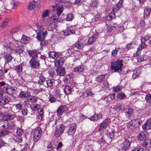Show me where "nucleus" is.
<instances>
[{"instance_id": "1", "label": "nucleus", "mask_w": 151, "mask_h": 151, "mask_svg": "<svg viewBox=\"0 0 151 151\" xmlns=\"http://www.w3.org/2000/svg\"><path fill=\"white\" fill-rule=\"evenodd\" d=\"M21 45V43L20 41L14 40L12 42L9 43L8 48L9 47L13 50L20 54L24 51Z\"/></svg>"}, {"instance_id": "2", "label": "nucleus", "mask_w": 151, "mask_h": 151, "mask_svg": "<svg viewBox=\"0 0 151 151\" xmlns=\"http://www.w3.org/2000/svg\"><path fill=\"white\" fill-rule=\"evenodd\" d=\"M122 60H117L116 61L114 62H111V69L114 70L115 72H118L121 71V69L123 66Z\"/></svg>"}, {"instance_id": "3", "label": "nucleus", "mask_w": 151, "mask_h": 151, "mask_svg": "<svg viewBox=\"0 0 151 151\" xmlns=\"http://www.w3.org/2000/svg\"><path fill=\"white\" fill-rule=\"evenodd\" d=\"M142 122V121L139 119H133L127 124V126L128 128L133 129L139 127Z\"/></svg>"}, {"instance_id": "4", "label": "nucleus", "mask_w": 151, "mask_h": 151, "mask_svg": "<svg viewBox=\"0 0 151 151\" xmlns=\"http://www.w3.org/2000/svg\"><path fill=\"white\" fill-rule=\"evenodd\" d=\"M130 138L128 136L124 137V140L122 146V150L123 151H126L129 150L130 147Z\"/></svg>"}, {"instance_id": "5", "label": "nucleus", "mask_w": 151, "mask_h": 151, "mask_svg": "<svg viewBox=\"0 0 151 151\" xmlns=\"http://www.w3.org/2000/svg\"><path fill=\"white\" fill-rule=\"evenodd\" d=\"M29 63L30 66L33 68L37 69L40 67L39 61L36 58H31Z\"/></svg>"}, {"instance_id": "6", "label": "nucleus", "mask_w": 151, "mask_h": 151, "mask_svg": "<svg viewBox=\"0 0 151 151\" xmlns=\"http://www.w3.org/2000/svg\"><path fill=\"white\" fill-rule=\"evenodd\" d=\"M76 129V125L74 123L71 124L69 128L67 131L68 135V136L73 137Z\"/></svg>"}, {"instance_id": "7", "label": "nucleus", "mask_w": 151, "mask_h": 151, "mask_svg": "<svg viewBox=\"0 0 151 151\" xmlns=\"http://www.w3.org/2000/svg\"><path fill=\"white\" fill-rule=\"evenodd\" d=\"M128 106L125 104L119 103L115 105L114 108L116 110L118 111H123L127 110Z\"/></svg>"}, {"instance_id": "8", "label": "nucleus", "mask_w": 151, "mask_h": 151, "mask_svg": "<svg viewBox=\"0 0 151 151\" xmlns=\"http://www.w3.org/2000/svg\"><path fill=\"white\" fill-rule=\"evenodd\" d=\"M86 45L85 41L82 39H80L77 42L73 45V46L75 47L77 49H81Z\"/></svg>"}, {"instance_id": "9", "label": "nucleus", "mask_w": 151, "mask_h": 151, "mask_svg": "<svg viewBox=\"0 0 151 151\" xmlns=\"http://www.w3.org/2000/svg\"><path fill=\"white\" fill-rule=\"evenodd\" d=\"M47 34V32L46 31H45L44 32H43L42 30H40L37 33V39L39 41L43 40L45 39V36Z\"/></svg>"}, {"instance_id": "10", "label": "nucleus", "mask_w": 151, "mask_h": 151, "mask_svg": "<svg viewBox=\"0 0 151 151\" xmlns=\"http://www.w3.org/2000/svg\"><path fill=\"white\" fill-rule=\"evenodd\" d=\"M144 130H147L151 128V118L148 119L146 122L142 126Z\"/></svg>"}, {"instance_id": "11", "label": "nucleus", "mask_w": 151, "mask_h": 151, "mask_svg": "<svg viewBox=\"0 0 151 151\" xmlns=\"http://www.w3.org/2000/svg\"><path fill=\"white\" fill-rule=\"evenodd\" d=\"M10 100V98L9 97H2L0 98V105L3 106L8 104Z\"/></svg>"}, {"instance_id": "12", "label": "nucleus", "mask_w": 151, "mask_h": 151, "mask_svg": "<svg viewBox=\"0 0 151 151\" xmlns=\"http://www.w3.org/2000/svg\"><path fill=\"white\" fill-rule=\"evenodd\" d=\"M147 138V135L146 133L142 132L140 133L137 136V138L138 140L143 141Z\"/></svg>"}, {"instance_id": "13", "label": "nucleus", "mask_w": 151, "mask_h": 151, "mask_svg": "<svg viewBox=\"0 0 151 151\" xmlns=\"http://www.w3.org/2000/svg\"><path fill=\"white\" fill-rule=\"evenodd\" d=\"M27 51L29 56L31 57L32 58L35 59L38 57V54L35 50H28Z\"/></svg>"}, {"instance_id": "14", "label": "nucleus", "mask_w": 151, "mask_h": 151, "mask_svg": "<svg viewBox=\"0 0 151 151\" xmlns=\"http://www.w3.org/2000/svg\"><path fill=\"white\" fill-rule=\"evenodd\" d=\"M64 61V59L62 58H60L55 60V65L57 67L59 66H62L63 65Z\"/></svg>"}, {"instance_id": "15", "label": "nucleus", "mask_w": 151, "mask_h": 151, "mask_svg": "<svg viewBox=\"0 0 151 151\" xmlns=\"http://www.w3.org/2000/svg\"><path fill=\"white\" fill-rule=\"evenodd\" d=\"M67 109V108L65 106L61 105L57 109V113L60 115H62L63 113Z\"/></svg>"}, {"instance_id": "16", "label": "nucleus", "mask_w": 151, "mask_h": 151, "mask_svg": "<svg viewBox=\"0 0 151 151\" xmlns=\"http://www.w3.org/2000/svg\"><path fill=\"white\" fill-rule=\"evenodd\" d=\"M56 71L58 75L60 76H63L65 74V70L62 67L57 68Z\"/></svg>"}, {"instance_id": "17", "label": "nucleus", "mask_w": 151, "mask_h": 151, "mask_svg": "<svg viewBox=\"0 0 151 151\" xmlns=\"http://www.w3.org/2000/svg\"><path fill=\"white\" fill-rule=\"evenodd\" d=\"M30 96V93L28 92L25 93L24 91H22L19 94V96L20 98H27Z\"/></svg>"}, {"instance_id": "18", "label": "nucleus", "mask_w": 151, "mask_h": 151, "mask_svg": "<svg viewBox=\"0 0 151 151\" xmlns=\"http://www.w3.org/2000/svg\"><path fill=\"white\" fill-rule=\"evenodd\" d=\"M60 53L59 52H54L51 51L49 53V56L51 58H57L60 57Z\"/></svg>"}, {"instance_id": "19", "label": "nucleus", "mask_w": 151, "mask_h": 151, "mask_svg": "<svg viewBox=\"0 0 151 151\" xmlns=\"http://www.w3.org/2000/svg\"><path fill=\"white\" fill-rule=\"evenodd\" d=\"M98 38V35H95L90 37L88 41V45L92 44Z\"/></svg>"}, {"instance_id": "20", "label": "nucleus", "mask_w": 151, "mask_h": 151, "mask_svg": "<svg viewBox=\"0 0 151 151\" xmlns=\"http://www.w3.org/2000/svg\"><path fill=\"white\" fill-rule=\"evenodd\" d=\"M115 95V94L114 93L108 95L104 98V100L107 103L111 101L114 99Z\"/></svg>"}, {"instance_id": "21", "label": "nucleus", "mask_w": 151, "mask_h": 151, "mask_svg": "<svg viewBox=\"0 0 151 151\" xmlns=\"http://www.w3.org/2000/svg\"><path fill=\"white\" fill-rule=\"evenodd\" d=\"M142 144V146L145 147H151V140L147 138L144 140Z\"/></svg>"}, {"instance_id": "22", "label": "nucleus", "mask_w": 151, "mask_h": 151, "mask_svg": "<svg viewBox=\"0 0 151 151\" xmlns=\"http://www.w3.org/2000/svg\"><path fill=\"white\" fill-rule=\"evenodd\" d=\"M8 129L9 130L15 129L16 128V124L15 122L10 121L9 122H7Z\"/></svg>"}, {"instance_id": "23", "label": "nucleus", "mask_w": 151, "mask_h": 151, "mask_svg": "<svg viewBox=\"0 0 151 151\" xmlns=\"http://www.w3.org/2000/svg\"><path fill=\"white\" fill-rule=\"evenodd\" d=\"M57 11V14L58 17H59L63 12V8L62 6H60L59 4H56L55 5Z\"/></svg>"}, {"instance_id": "24", "label": "nucleus", "mask_w": 151, "mask_h": 151, "mask_svg": "<svg viewBox=\"0 0 151 151\" xmlns=\"http://www.w3.org/2000/svg\"><path fill=\"white\" fill-rule=\"evenodd\" d=\"M30 107L33 111H36L40 109V106L38 104H32L30 105Z\"/></svg>"}, {"instance_id": "25", "label": "nucleus", "mask_w": 151, "mask_h": 151, "mask_svg": "<svg viewBox=\"0 0 151 151\" xmlns=\"http://www.w3.org/2000/svg\"><path fill=\"white\" fill-rule=\"evenodd\" d=\"M125 111L126 115L127 116L130 117L133 113V110L132 108L128 106L127 110Z\"/></svg>"}, {"instance_id": "26", "label": "nucleus", "mask_w": 151, "mask_h": 151, "mask_svg": "<svg viewBox=\"0 0 151 151\" xmlns=\"http://www.w3.org/2000/svg\"><path fill=\"white\" fill-rule=\"evenodd\" d=\"M151 11V9L145 8L144 9V18H146L150 15Z\"/></svg>"}, {"instance_id": "27", "label": "nucleus", "mask_w": 151, "mask_h": 151, "mask_svg": "<svg viewBox=\"0 0 151 151\" xmlns=\"http://www.w3.org/2000/svg\"><path fill=\"white\" fill-rule=\"evenodd\" d=\"M15 116V114L11 113H9L4 115V117H6V120L12 119Z\"/></svg>"}, {"instance_id": "28", "label": "nucleus", "mask_w": 151, "mask_h": 151, "mask_svg": "<svg viewBox=\"0 0 151 151\" xmlns=\"http://www.w3.org/2000/svg\"><path fill=\"white\" fill-rule=\"evenodd\" d=\"M84 70V67L83 65H80L77 67L75 68L73 71L74 72H78V73H81L83 72Z\"/></svg>"}, {"instance_id": "29", "label": "nucleus", "mask_w": 151, "mask_h": 151, "mask_svg": "<svg viewBox=\"0 0 151 151\" xmlns=\"http://www.w3.org/2000/svg\"><path fill=\"white\" fill-rule=\"evenodd\" d=\"M21 40V41L20 42L21 43V44L22 43L26 44L29 41V39L27 36L24 35H23L22 36Z\"/></svg>"}, {"instance_id": "30", "label": "nucleus", "mask_w": 151, "mask_h": 151, "mask_svg": "<svg viewBox=\"0 0 151 151\" xmlns=\"http://www.w3.org/2000/svg\"><path fill=\"white\" fill-rule=\"evenodd\" d=\"M13 58L12 56L9 54H6L5 55L4 59L5 61L7 63H8L12 60Z\"/></svg>"}, {"instance_id": "31", "label": "nucleus", "mask_w": 151, "mask_h": 151, "mask_svg": "<svg viewBox=\"0 0 151 151\" xmlns=\"http://www.w3.org/2000/svg\"><path fill=\"white\" fill-rule=\"evenodd\" d=\"M72 88L71 87L67 85L65 87L64 89V92L66 94H70L72 91Z\"/></svg>"}, {"instance_id": "32", "label": "nucleus", "mask_w": 151, "mask_h": 151, "mask_svg": "<svg viewBox=\"0 0 151 151\" xmlns=\"http://www.w3.org/2000/svg\"><path fill=\"white\" fill-rule=\"evenodd\" d=\"M14 140L15 142H21L22 141V138L21 137L19 136H15L14 138H12L11 140Z\"/></svg>"}, {"instance_id": "33", "label": "nucleus", "mask_w": 151, "mask_h": 151, "mask_svg": "<svg viewBox=\"0 0 151 151\" xmlns=\"http://www.w3.org/2000/svg\"><path fill=\"white\" fill-rule=\"evenodd\" d=\"M45 81V78L43 76L40 75L39 77V80L37 83L40 85L42 84Z\"/></svg>"}, {"instance_id": "34", "label": "nucleus", "mask_w": 151, "mask_h": 151, "mask_svg": "<svg viewBox=\"0 0 151 151\" xmlns=\"http://www.w3.org/2000/svg\"><path fill=\"white\" fill-rule=\"evenodd\" d=\"M117 97L118 99L123 100L126 98V96L124 93L119 92L118 93Z\"/></svg>"}, {"instance_id": "35", "label": "nucleus", "mask_w": 151, "mask_h": 151, "mask_svg": "<svg viewBox=\"0 0 151 151\" xmlns=\"http://www.w3.org/2000/svg\"><path fill=\"white\" fill-rule=\"evenodd\" d=\"M146 45L145 43V42L141 41V44L137 48V51H141L142 49L146 47Z\"/></svg>"}, {"instance_id": "36", "label": "nucleus", "mask_w": 151, "mask_h": 151, "mask_svg": "<svg viewBox=\"0 0 151 151\" xmlns=\"http://www.w3.org/2000/svg\"><path fill=\"white\" fill-rule=\"evenodd\" d=\"M37 3L35 1H32L29 4V9L32 10L35 8L37 5Z\"/></svg>"}, {"instance_id": "37", "label": "nucleus", "mask_w": 151, "mask_h": 151, "mask_svg": "<svg viewBox=\"0 0 151 151\" xmlns=\"http://www.w3.org/2000/svg\"><path fill=\"white\" fill-rule=\"evenodd\" d=\"M43 109H40V110L38 111V118L40 120H42L43 116Z\"/></svg>"}, {"instance_id": "38", "label": "nucleus", "mask_w": 151, "mask_h": 151, "mask_svg": "<svg viewBox=\"0 0 151 151\" xmlns=\"http://www.w3.org/2000/svg\"><path fill=\"white\" fill-rule=\"evenodd\" d=\"M145 100L149 104V106L151 107V94H147L146 96Z\"/></svg>"}, {"instance_id": "39", "label": "nucleus", "mask_w": 151, "mask_h": 151, "mask_svg": "<svg viewBox=\"0 0 151 151\" xmlns=\"http://www.w3.org/2000/svg\"><path fill=\"white\" fill-rule=\"evenodd\" d=\"M140 73V71L139 69H137L135 71L133 72V73L132 75V78L133 79H135L137 78Z\"/></svg>"}, {"instance_id": "40", "label": "nucleus", "mask_w": 151, "mask_h": 151, "mask_svg": "<svg viewBox=\"0 0 151 151\" xmlns=\"http://www.w3.org/2000/svg\"><path fill=\"white\" fill-rule=\"evenodd\" d=\"M48 73L50 76L52 78H54L56 76V74L53 70L52 69H50L48 71Z\"/></svg>"}, {"instance_id": "41", "label": "nucleus", "mask_w": 151, "mask_h": 151, "mask_svg": "<svg viewBox=\"0 0 151 151\" xmlns=\"http://www.w3.org/2000/svg\"><path fill=\"white\" fill-rule=\"evenodd\" d=\"M37 133V135H39L41 136L42 134V132L41 130V129L40 127H38L37 129L35 130L34 132V135H36V133Z\"/></svg>"}, {"instance_id": "42", "label": "nucleus", "mask_w": 151, "mask_h": 151, "mask_svg": "<svg viewBox=\"0 0 151 151\" xmlns=\"http://www.w3.org/2000/svg\"><path fill=\"white\" fill-rule=\"evenodd\" d=\"M54 79L48 80L46 81L47 85L48 86L52 87L54 83Z\"/></svg>"}, {"instance_id": "43", "label": "nucleus", "mask_w": 151, "mask_h": 151, "mask_svg": "<svg viewBox=\"0 0 151 151\" xmlns=\"http://www.w3.org/2000/svg\"><path fill=\"white\" fill-rule=\"evenodd\" d=\"M75 32V31L74 30H66L64 32V35L65 36H67L72 34H74Z\"/></svg>"}, {"instance_id": "44", "label": "nucleus", "mask_w": 151, "mask_h": 151, "mask_svg": "<svg viewBox=\"0 0 151 151\" xmlns=\"http://www.w3.org/2000/svg\"><path fill=\"white\" fill-rule=\"evenodd\" d=\"M105 75H101L99 76L96 78V81L99 82H101L103 81L105 78Z\"/></svg>"}, {"instance_id": "45", "label": "nucleus", "mask_w": 151, "mask_h": 151, "mask_svg": "<svg viewBox=\"0 0 151 151\" xmlns=\"http://www.w3.org/2000/svg\"><path fill=\"white\" fill-rule=\"evenodd\" d=\"M101 14H100V13H97V14L95 16V20L96 21H100V22H103V21H102L101 20Z\"/></svg>"}, {"instance_id": "46", "label": "nucleus", "mask_w": 151, "mask_h": 151, "mask_svg": "<svg viewBox=\"0 0 151 151\" xmlns=\"http://www.w3.org/2000/svg\"><path fill=\"white\" fill-rule=\"evenodd\" d=\"M89 6L91 7L96 8L98 6V2L96 1H92L90 4Z\"/></svg>"}, {"instance_id": "47", "label": "nucleus", "mask_w": 151, "mask_h": 151, "mask_svg": "<svg viewBox=\"0 0 151 151\" xmlns=\"http://www.w3.org/2000/svg\"><path fill=\"white\" fill-rule=\"evenodd\" d=\"M147 59V56L146 55L140 56L137 58L138 61H143L146 60Z\"/></svg>"}, {"instance_id": "48", "label": "nucleus", "mask_w": 151, "mask_h": 151, "mask_svg": "<svg viewBox=\"0 0 151 151\" xmlns=\"http://www.w3.org/2000/svg\"><path fill=\"white\" fill-rule=\"evenodd\" d=\"M62 133H63L60 132V130H58V129H56L54 135L55 136L57 137H60Z\"/></svg>"}, {"instance_id": "49", "label": "nucleus", "mask_w": 151, "mask_h": 151, "mask_svg": "<svg viewBox=\"0 0 151 151\" xmlns=\"http://www.w3.org/2000/svg\"><path fill=\"white\" fill-rule=\"evenodd\" d=\"M89 119L91 121H95L98 120V116L97 115H94L92 116L89 118Z\"/></svg>"}, {"instance_id": "50", "label": "nucleus", "mask_w": 151, "mask_h": 151, "mask_svg": "<svg viewBox=\"0 0 151 151\" xmlns=\"http://www.w3.org/2000/svg\"><path fill=\"white\" fill-rule=\"evenodd\" d=\"M70 76L69 75H66L65 77L64 81L66 83H68L70 82Z\"/></svg>"}, {"instance_id": "51", "label": "nucleus", "mask_w": 151, "mask_h": 151, "mask_svg": "<svg viewBox=\"0 0 151 151\" xmlns=\"http://www.w3.org/2000/svg\"><path fill=\"white\" fill-rule=\"evenodd\" d=\"M17 133L19 136H21L23 134L24 131L22 129L18 128L17 129Z\"/></svg>"}, {"instance_id": "52", "label": "nucleus", "mask_w": 151, "mask_h": 151, "mask_svg": "<svg viewBox=\"0 0 151 151\" xmlns=\"http://www.w3.org/2000/svg\"><path fill=\"white\" fill-rule=\"evenodd\" d=\"M106 126V124H104V123L102 122L99 125V130L100 131L101 130H102L105 129Z\"/></svg>"}, {"instance_id": "53", "label": "nucleus", "mask_w": 151, "mask_h": 151, "mask_svg": "<svg viewBox=\"0 0 151 151\" xmlns=\"http://www.w3.org/2000/svg\"><path fill=\"white\" fill-rule=\"evenodd\" d=\"M122 86H117L113 88V91L115 92H116L118 91H120L122 90Z\"/></svg>"}, {"instance_id": "54", "label": "nucleus", "mask_w": 151, "mask_h": 151, "mask_svg": "<svg viewBox=\"0 0 151 151\" xmlns=\"http://www.w3.org/2000/svg\"><path fill=\"white\" fill-rule=\"evenodd\" d=\"M50 11L49 10H47L44 12L42 15L43 18L45 17H48Z\"/></svg>"}, {"instance_id": "55", "label": "nucleus", "mask_w": 151, "mask_h": 151, "mask_svg": "<svg viewBox=\"0 0 151 151\" xmlns=\"http://www.w3.org/2000/svg\"><path fill=\"white\" fill-rule=\"evenodd\" d=\"M7 121L5 122L4 124L2 125H0V129H3L5 128H8Z\"/></svg>"}, {"instance_id": "56", "label": "nucleus", "mask_w": 151, "mask_h": 151, "mask_svg": "<svg viewBox=\"0 0 151 151\" xmlns=\"http://www.w3.org/2000/svg\"><path fill=\"white\" fill-rule=\"evenodd\" d=\"M151 37V36L148 35H146L144 37H142L141 39V41H143L144 42H145Z\"/></svg>"}, {"instance_id": "57", "label": "nucleus", "mask_w": 151, "mask_h": 151, "mask_svg": "<svg viewBox=\"0 0 151 151\" xmlns=\"http://www.w3.org/2000/svg\"><path fill=\"white\" fill-rule=\"evenodd\" d=\"M15 70L18 72H21L22 71V67L21 65H18L15 68Z\"/></svg>"}, {"instance_id": "58", "label": "nucleus", "mask_w": 151, "mask_h": 151, "mask_svg": "<svg viewBox=\"0 0 151 151\" xmlns=\"http://www.w3.org/2000/svg\"><path fill=\"white\" fill-rule=\"evenodd\" d=\"M73 18V14L71 13H70L67 14L66 19L67 21H70L72 20Z\"/></svg>"}, {"instance_id": "59", "label": "nucleus", "mask_w": 151, "mask_h": 151, "mask_svg": "<svg viewBox=\"0 0 151 151\" xmlns=\"http://www.w3.org/2000/svg\"><path fill=\"white\" fill-rule=\"evenodd\" d=\"M29 100L32 102L35 103L37 101V99L36 96H32L30 98Z\"/></svg>"}, {"instance_id": "60", "label": "nucleus", "mask_w": 151, "mask_h": 151, "mask_svg": "<svg viewBox=\"0 0 151 151\" xmlns=\"http://www.w3.org/2000/svg\"><path fill=\"white\" fill-rule=\"evenodd\" d=\"M37 133H36V135H34L33 139L35 142H37L40 139L41 136L39 135H37Z\"/></svg>"}, {"instance_id": "61", "label": "nucleus", "mask_w": 151, "mask_h": 151, "mask_svg": "<svg viewBox=\"0 0 151 151\" xmlns=\"http://www.w3.org/2000/svg\"><path fill=\"white\" fill-rule=\"evenodd\" d=\"M37 133H36V135H34L33 139L35 142H37L40 139L41 136L39 135H37Z\"/></svg>"}, {"instance_id": "62", "label": "nucleus", "mask_w": 151, "mask_h": 151, "mask_svg": "<svg viewBox=\"0 0 151 151\" xmlns=\"http://www.w3.org/2000/svg\"><path fill=\"white\" fill-rule=\"evenodd\" d=\"M56 99L52 95H50L49 97V100L51 103L54 102L55 101Z\"/></svg>"}, {"instance_id": "63", "label": "nucleus", "mask_w": 151, "mask_h": 151, "mask_svg": "<svg viewBox=\"0 0 151 151\" xmlns=\"http://www.w3.org/2000/svg\"><path fill=\"white\" fill-rule=\"evenodd\" d=\"M9 19H6L3 22L2 24L1 27H5L8 24V22H9Z\"/></svg>"}, {"instance_id": "64", "label": "nucleus", "mask_w": 151, "mask_h": 151, "mask_svg": "<svg viewBox=\"0 0 151 151\" xmlns=\"http://www.w3.org/2000/svg\"><path fill=\"white\" fill-rule=\"evenodd\" d=\"M65 127L63 124H60L58 128H57L58 130H60L61 132L63 133L65 129Z\"/></svg>"}]
</instances>
